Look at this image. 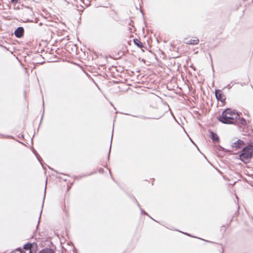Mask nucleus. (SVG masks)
I'll use <instances>...</instances> for the list:
<instances>
[{
  "mask_svg": "<svg viewBox=\"0 0 253 253\" xmlns=\"http://www.w3.org/2000/svg\"><path fill=\"white\" fill-rule=\"evenodd\" d=\"M238 117L239 114L236 111L226 109L222 112V115L218 118V120L224 124H232Z\"/></svg>",
  "mask_w": 253,
  "mask_h": 253,
  "instance_id": "1",
  "label": "nucleus"
},
{
  "mask_svg": "<svg viewBox=\"0 0 253 253\" xmlns=\"http://www.w3.org/2000/svg\"><path fill=\"white\" fill-rule=\"evenodd\" d=\"M253 156V143H251L245 147L239 155L240 159L244 163L251 159Z\"/></svg>",
  "mask_w": 253,
  "mask_h": 253,
  "instance_id": "2",
  "label": "nucleus"
},
{
  "mask_svg": "<svg viewBox=\"0 0 253 253\" xmlns=\"http://www.w3.org/2000/svg\"><path fill=\"white\" fill-rule=\"evenodd\" d=\"M215 96L218 100H219L222 102H224L225 100V96L221 93V91L216 90Z\"/></svg>",
  "mask_w": 253,
  "mask_h": 253,
  "instance_id": "3",
  "label": "nucleus"
},
{
  "mask_svg": "<svg viewBox=\"0 0 253 253\" xmlns=\"http://www.w3.org/2000/svg\"><path fill=\"white\" fill-rule=\"evenodd\" d=\"M24 34V29L22 27H18L14 32L15 36L18 38L22 37Z\"/></svg>",
  "mask_w": 253,
  "mask_h": 253,
  "instance_id": "4",
  "label": "nucleus"
},
{
  "mask_svg": "<svg viewBox=\"0 0 253 253\" xmlns=\"http://www.w3.org/2000/svg\"><path fill=\"white\" fill-rule=\"evenodd\" d=\"M244 145V142L243 141L238 139L237 141L235 142L234 143H233L232 144V147L233 148H235L236 149L240 148L241 146H242Z\"/></svg>",
  "mask_w": 253,
  "mask_h": 253,
  "instance_id": "5",
  "label": "nucleus"
},
{
  "mask_svg": "<svg viewBox=\"0 0 253 253\" xmlns=\"http://www.w3.org/2000/svg\"><path fill=\"white\" fill-rule=\"evenodd\" d=\"M199 41L198 39H195L194 40H189L187 42H186V43L187 44H193V45H195V44H197L199 43Z\"/></svg>",
  "mask_w": 253,
  "mask_h": 253,
  "instance_id": "6",
  "label": "nucleus"
},
{
  "mask_svg": "<svg viewBox=\"0 0 253 253\" xmlns=\"http://www.w3.org/2000/svg\"><path fill=\"white\" fill-rule=\"evenodd\" d=\"M211 139L213 141H216V142L218 141L219 137H218V136H217V135L216 134H215L213 132H211Z\"/></svg>",
  "mask_w": 253,
  "mask_h": 253,
  "instance_id": "7",
  "label": "nucleus"
},
{
  "mask_svg": "<svg viewBox=\"0 0 253 253\" xmlns=\"http://www.w3.org/2000/svg\"><path fill=\"white\" fill-rule=\"evenodd\" d=\"M39 253H54V252L52 250L46 248L42 249Z\"/></svg>",
  "mask_w": 253,
  "mask_h": 253,
  "instance_id": "8",
  "label": "nucleus"
},
{
  "mask_svg": "<svg viewBox=\"0 0 253 253\" xmlns=\"http://www.w3.org/2000/svg\"><path fill=\"white\" fill-rule=\"evenodd\" d=\"M134 42L135 44L138 47H143V44L139 40H138L137 39H134Z\"/></svg>",
  "mask_w": 253,
  "mask_h": 253,
  "instance_id": "9",
  "label": "nucleus"
},
{
  "mask_svg": "<svg viewBox=\"0 0 253 253\" xmlns=\"http://www.w3.org/2000/svg\"><path fill=\"white\" fill-rule=\"evenodd\" d=\"M32 247V244H30V243H28V244H26L24 247V248L25 250H29L30 251V253H31V248Z\"/></svg>",
  "mask_w": 253,
  "mask_h": 253,
  "instance_id": "10",
  "label": "nucleus"
},
{
  "mask_svg": "<svg viewBox=\"0 0 253 253\" xmlns=\"http://www.w3.org/2000/svg\"><path fill=\"white\" fill-rule=\"evenodd\" d=\"M240 123L243 126H246L247 125V122L245 119L243 118H240L239 119Z\"/></svg>",
  "mask_w": 253,
  "mask_h": 253,
  "instance_id": "11",
  "label": "nucleus"
},
{
  "mask_svg": "<svg viewBox=\"0 0 253 253\" xmlns=\"http://www.w3.org/2000/svg\"><path fill=\"white\" fill-rule=\"evenodd\" d=\"M14 1H16V0H11V1H12V2H14Z\"/></svg>",
  "mask_w": 253,
  "mask_h": 253,
  "instance_id": "12",
  "label": "nucleus"
},
{
  "mask_svg": "<svg viewBox=\"0 0 253 253\" xmlns=\"http://www.w3.org/2000/svg\"><path fill=\"white\" fill-rule=\"evenodd\" d=\"M23 253L22 252H20V253Z\"/></svg>",
  "mask_w": 253,
  "mask_h": 253,
  "instance_id": "13",
  "label": "nucleus"
}]
</instances>
